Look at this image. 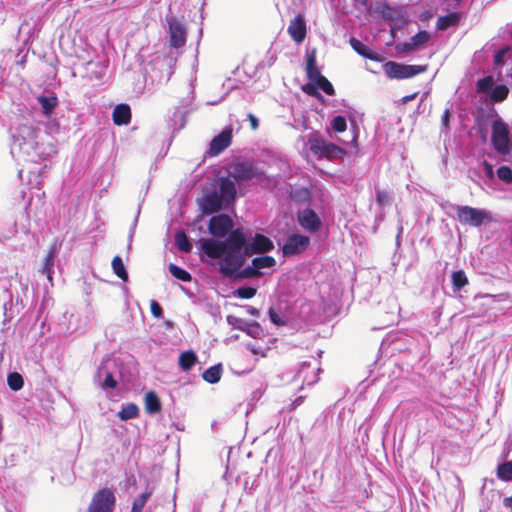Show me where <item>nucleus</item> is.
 Returning a JSON list of instances; mask_svg holds the SVG:
<instances>
[{
  "instance_id": "e433bc0d",
  "label": "nucleus",
  "mask_w": 512,
  "mask_h": 512,
  "mask_svg": "<svg viewBox=\"0 0 512 512\" xmlns=\"http://www.w3.org/2000/svg\"><path fill=\"white\" fill-rule=\"evenodd\" d=\"M452 284L455 290H460L468 284V278L463 270L452 273Z\"/></svg>"
},
{
  "instance_id": "f257e3e1",
  "label": "nucleus",
  "mask_w": 512,
  "mask_h": 512,
  "mask_svg": "<svg viewBox=\"0 0 512 512\" xmlns=\"http://www.w3.org/2000/svg\"><path fill=\"white\" fill-rule=\"evenodd\" d=\"M246 236L241 229H234L226 240L213 238L199 240L200 250L211 259H221L220 272L226 277H233L245 263L242 249Z\"/></svg>"
},
{
  "instance_id": "9b49d317",
  "label": "nucleus",
  "mask_w": 512,
  "mask_h": 512,
  "mask_svg": "<svg viewBox=\"0 0 512 512\" xmlns=\"http://www.w3.org/2000/svg\"><path fill=\"white\" fill-rule=\"evenodd\" d=\"M230 206L217 190L207 192L201 202L202 212L206 215L214 214Z\"/></svg>"
},
{
  "instance_id": "864d4df0",
  "label": "nucleus",
  "mask_w": 512,
  "mask_h": 512,
  "mask_svg": "<svg viewBox=\"0 0 512 512\" xmlns=\"http://www.w3.org/2000/svg\"><path fill=\"white\" fill-rule=\"evenodd\" d=\"M245 308H246L247 313L254 317H258L260 315L259 309L255 308V307L247 305V306H245Z\"/></svg>"
},
{
  "instance_id": "9d476101",
  "label": "nucleus",
  "mask_w": 512,
  "mask_h": 512,
  "mask_svg": "<svg viewBox=\"0 0 512 512\" xmlns=\"http://www.w3.org/2000/svg\"><path fill=\"white\" fill-rule=\"evenodd\" d=\"M273 249L274 244L272 240L263 234L257 233L250 243H245V246L242 249V255H244L245 259L246 257H250L254 254H265Z\"/></svg>"
},
{
  "instance_id": "a878e982",
  "label": "nucleus",
  "mask_w": 512,
  "mask_h": 512,
  "mask_svg": "<svg viewBox=\"0 0 512 512\" xmlns=\"http://www.w3.org/2000/svg\"><path fill=\"white\" fill-rule=\"evenodd\" d=\"M37 101L41 105L42 111L46 116H50L53 112V110L58 105V99L56 96L46 97V96H39L37 98Z\"/></svg>"
},
{
  "instance_id": "7ed1b4c3",
  "label": "nucleus",
  "mask_w": 512,
  "mask_h": 512,
  "mask_svg": "<svg viewBox=\"0 0 512 512\" xmlns=\"http://www.w3.org/2000/svg\"><path fill=\"white\" fill-rule=\"evenodd\" d=\"M427 65H407L395 61H387L383 65L386 76L390 79H407L427 71Z\"/></svg>"
},
{
  "instance_id": "6e6552de",
  "label": "nucleus",
  "mask_w": 512,
  "mask_h": 512,
  "mask_svg": "<svg viewBox=\"0 0 512 512\" xmlns=\"http://www.w3.org/2000/svg\"><path fill=\"white\" fill-rule=\"evenodd\" d=\"M115 503L114 491L111 488H102L94 494L88 512H113Z\"/></svg>"
},
{
  "instance_id": "412c9836",
  "label": "nucleus",
  "mask_w": 512,
  "mask_h": 512,
  "mask_svg": "<svg viewBox=\"0 0 512 512\" xmlns=\"http://www.w3.org/2000/svg\"><path fill=\"white\" fill-rule=\"evenodd\" d=\"M131 117V109L128 104L121 103L115 106L112 113V119L115 125H128L131 122Z\"/></svg>"
},
{
  "instance_id": "cd10ccee",
  "label": "nucleus",
  "mask_w": 512,
  "mask_h": 512,
  "mask_svg": "<svg viewBox=\"0 0 512 512\" xmlns=\"http://www.w3.org/2000/svg\"><path fill=\"white\" fill-rule=\"evenodd\" d=\"M145 408L149 413H157L161 410V403L154 391H149L145 395Z\"/></svg>"
},
{
  "instance_id": "473e14b6",
  "label": "nucleus",
  "mask_w": 512,
  "mask_h": 512,
  "mask_svg": "<svg viewBox=\"0 0 512 512\" xmlns=\"http://www.w3.org/2000/svg\"><path fill=\"white\" fill-rule=\"evenodd\" d=\"M497 477L505 482L512 481V461H506L498 465Z\"/></svg>"
},
{
  "instance_id": "de8ad7c7",
  "label": "nucleus",
  "mask_w": 512,
  "mask_h": 512,
  "mask_svg": "<svg viewBox=\"0 0 512 512\" xmlns=\"http://www.w3.org/2000/svg\"><path fill=\"white\" fill-rule=\"evenodd\" d=\"M390 196L387 191L377 190L376 201L380 206H384L389 202Z\"/></svg>"
},
{
  "instance_id": "58836bf2",
  "label": "nucleus",
  "mask_w": 512,
  "mask_h": 512,
  "mask_svg": "<svg viewBox=\"0 0 512 512\" xmlns=\"http://www.w3.org/2000/svg\"><path fill=\"white\" fill-rule=\"evenodd\" d=\"M314 83L317 85V88H320L327 95L333 96L335 94L333 85L325 76H321Z\"/></svg>"
},
{
  "instance_id": "4468645a",
  "label": "nucleus",
  "mask_w": 512,
  "mask_h": 512,
  "mask_svg": "<svg viewBox=\"0 0 512 512\" xmlns=\"http://www.w3.org/2000/svg\"><path fill=\"white\" fill-rule=\"evenodd\" d=\"M232 142V128L224 129L220 134L215 136L211 142L208 150L210 156H217L222 153Z\"/></svg>"
},
{
  "instance_id": "6e6d98bb",
  "label": "nucleus",
  "mask_w": 512,
  "mask_h": 512,
  "mask_svg": "<svg viewBox=\"0 0 512 512\" xmlns=\"http://www.w3.org/2000/svg\"><path fill=\"white\" fill-rule=\"evenodd\" d=\"M484 166L486 169V173L488 176H493V167L491 164H489L487 161H484Z\"/></svg>"
},
{
  "instance_id": "1a4fd4ad",
  "label": "nucleus",
  "mask_w": 512,
  "mask_h": 512,
  "mask_svg": "<svg viewBox=\"0 0 512 512\" xmlns=\"http://www.w3.org/2000/svg\"><path fill=\"white\" fill-rule=\"evenodd\" d=\"M234 222L227 214L212 216L209 220L208 231L215 238H224L233 231Z\"/></svg>"
},
{
  "instance_id": "dca6fc26",
  "label": "nucleus",
  "mask_w": 512,
  "mask_h": 512,
  "mask_svg": "<svg viewBox=\"0 0 512 512\" xmlns=\"http://www.w3.org/2000/svg\"><path fill=\"white\" fill-rule=\"evenodd\" d=\"M287 32L296 43L304 41L307 34V26L302 14H298L290 21Z\"/></svg>"
},
{
  "instance_id": "4d7b16f0",
  "label": "nucleus",
  "mask_w": 512,
  "mask_h": 512,
  "mask_svg": "<svg viewBox=\"0 0 512 512\" xmlns=\"http://www.w3.org/2000/svg\"><path fill=\"white\" fill-rule=\"evenodd\" d=\"M236 319H237V318H236V317H233V316H228V317H227L228 322H229L231 325H233L235 328H236V326H238V325H243V324H242V323H240L239 321H236Z\"/></svg>"
},
{
  "instance_id": "39448f33",
  "label": "nucleus",
  "mask_w": 512,
  "mask_h": 512,
  "mask_svg": "<svg viewBox=\"0 0 512 512\" xmlns=\"http://www.w3.org/2000/svg\"><path fill=\"white\" fill-rule=\"evenodd\" d=\"M276 265V260L272 256L263 255L252 259L251 264L243 269H239L233 277L239 279H252L262 276V269L272 268Z\"/></svg>"
},
{
  "instance_id": "3c124183",
  "label": "nucleus",
  "mask_w": 512,
  "mask_h": 512,
  "mask_svg": "<svg viewBox=\"0 0 512 512\" xmlns=\"http://www.w3.org/2000/svg\"><path fill=\"white\" fill-rule=\"evenodd\" d=\"M248 348L252 354L259 355L261 357H266V351L262 347H257L256 345H249Z\"/></svg>"
},
{
  "instance_id": "603ef678",
  "label": "nucleus",
  "mask_w": 512,
  "mask_h": 512,
  "mask_svg": "<svg viewBox=\"0 0 512 512\" xmlns=\"http://www.w3.org/2000/svg\"><path fill=\"white\" fill-rule=\"evenodd\" d=\"M247 118H248V120H249V122H250L251 128H252L253 130H257V129H258V127H259V121H258L257 117H256L255 115H253V114L249 113V114L247 115Z\"/></svg>"
},
{
  "instance_id": "c9c22d12",
  "label": "nucleus",
  "mask_w": 512,
  "mask_h": 512,
  "mask_svg": "<svg viewBox=\"0 0 512 512\" xmlns=\"http://www.w3.org/2000/svg\"><path fill=\"white\" fill-rule=\"evenodd\" d=\"M7 384L13 391H19L23 388L24 380L20 373L12 372L7 377Z\"/></svg>"
},
{
  "instance_id": "0eeeda50",
  "label": "nucleus",
  "mask_w": 512,
  "mask_h": 512,
  "mask_svg": "<svg viewBox=\"0 0 512 512\" xmlns=\"http://www.w3.org/2000/svg\"><path fill=\"white\" fill-rule=\"evenodd\" d=\"M310 150L321 157L328 159L342 158L346 155V151L340 146L327 142L320 137H312L309 140Z\"/></svg>"
},
{
  "instance_id": "37998d69",
  "label": "nucleus",
  "mask_w": 512,
  "mask_h": 512,
  "mask_svg": "<svg viewBox=\"0 0 512 512\" xmlns=\"http://www.w3.org/2000/svg\"><path fill=\"white\" fill-rule=\"evenodd\" d=\"M268 314H269V318H270L271 322L274 325L281 327V326H285L287 324L286 318L280 316L274 308H270L268 311Z\"/></svg>"
},
{
  "instance_id": "bf43d9fd",
  "label": "nucleus",
  "mask_w": 512,
  "mask_h": 512,
  "mask_svg": "<svg viewBox=\"0 0 512 512\" xmlns=\"http://www.w3.org/2000/svg\"><path fill=\"white\" fill-rule=\"evenodd\" d=\"M416 96H417V92H415V93H413V94H411V95H407V96H405V97L403 98V102H404V103H407V102H409V101H412V100H414V99L416 98Z\"/></svg>"
},
{
  "instance_id": "5fc2aeb1",
  "label": "nucleus",
  "mask_w": 512,
  "mask_h": 512,
  "mask_svg": "<svg viewBox=\"0 0 512 512\" xmlns=\"http://www.w3.org/2000/svg\"><path fill=\"white\" fill-rule=\"evenodd\" d=\"M304 397L299 396L294 400V402L291 404L290 411L294 410L298 405H300L303 402Z\"/></svg>"
},
{
  "instance_id": "4be33fe9",
  "label": "nucleus",
  "mask_w": 512,
  "mask_h": 512,
  "mask_svg": "<svg viewBox=\"0 0 512 512\" xmlns=\"http://www.w3.org/2000/svg\"><path fill=\"white\" fill-rule=\"evenodd\" d=\"M236 321H239L240 323L243 324L236 326V328L246 332L249 336L255 339H260L264 337V330L258 322H245L242 319H236Z\"/></svg>"
},
{
  "instance_id": "2f4dec72",
  "label": "nucleus",
  "mask_w": 512,
  "mask_h": 512,
  "mask_svg": "<svg viewBox=\"0 0 512 512\" xmlns=\"http://www.w3.org/2000/svg\"><path fill=\"white\" fill-rule=\"evenodd\" d=\"M139 409L136 404L128 403L122 407V409L118 412V417L121 420H129L134 419L138 416Z\"/></svg>"
},
{
  "instance_id": "79ce46f5",
  "label": "nucleus",
  "mask_w": 512,
  "mask_h": 512,
  "mask_svg": "<svg viewBox=\"0 0 512 512\" xmlns=\"http://www.w3.org/2000/svg\"><path fill=\"white\" fill-rule=\"evenodd\" d=\"M497 176L505 183H512V169L509 166H500L497 169Z\"/></svg>"
},
{
  "instance_id": "a18cd8bd",
  "label": "nucleus",
  "mask_w": 512,
  "mask_h": 512,
  "mask_svg": "<svg viewBox=\"0 0 512 512\" xmlns=\"http://www.w3.org/2000/svg\"><path fill=\"white\" fill-rule=\"evenodd\" d=\"M510 51V47L509 46H505L503 47L502 49L498 50L496 53H495V56H494V64L496 66H501L504 64V57L505 55Z\"/></svg>"
},
{
  "instance_id": "c03bdc74",
  "label": "nucleus",
  "mask_w": 512,
  "mask_h": 512,
  "mask_svg": "<svg viewBox=\"0 0 512 512\" xmlns=\"http://www.w3.org/2000/svg\"><path fill=\"white\" fill-rule=\"evenodd\" d=\"M301 89H302V91L304 93H306L309 96L315 97L317 99H323L322 95L318 91V88H317L316 84L314 85V84H311V83H307V84H304L301 87Z\"/></svg>"
},
{
  "instance_id": "13d9d810",
  "label": "nucleus",
  "mask_w": 512,
  "mask_h": 512,
  "mask_svg": "<svg viewBox=\"0 0 512 512\" xmlns=\"http://www.w3.org/2000/svg\"><path fill=\"white\" fill-rule=\"evenodd\" d=\"M503 504L507 508H512V496L505 497L504 500H503Z\"/></svg>"
},
{
  "instance_id": "f03ea898",
  "label": "nucleus",
  "mask_w": 512,
  "mask_h": 512,
  "mask_svg": "<svg viewBox=\"0 0 512 512\" xmlns=\"http://www.w3.org/2000/svg\"><path fill=\"white\" fill-rule=\"evenodd\" d=\"M227 173L237 184L244 182L266 179L265 172L259 169L254 162L249 160L234 161L227 168Z\"/></svg>"
},
{
  "instance_id": "b1692460",
  "label": "nucleus",
  "mask_w": 512,
  "mask_h": 512,
  "mask_svg": "<svg viewBox=\"0 0 512 512\" xmlns=\"http://www.w3.org/2000/svg\"><path fill=\"white\" fill-rule=\"evenodd\" d=\"M461 15L457 12L448 13L444 16H440L436 21V27L438 30H446L450 27L458 25L460 22Z\"/></svg>"
},
{
  "instance_id": "a211bd4d",
  "label": "nucleus",
  "mask_w": 512,
  "mask_h": 512,
  "mask_svg": "<svg viewBox=\"0 0 512 512\" xmlns=\"http://www.w3.org/2000/svg\"><path fill=\"white\" fill-rule=\"evenodd\" d=\"M349 43L353 50L364 58L375 62H383L385 60L381 54L373 52L368 46L354 37L350 38Z\"/></svg>"
},
{
  "instance_id": "09e8293b",
  "label": "nucleus",
  "mask_w": 512,
  "mask_h": 512,
  "mask_svg": "<svg viewBox=\"0 0 512 512\" xmlns=\"http://www.w3.org/2000/svg\"><path fill=\"white\" fill-rule=\"evenodd\" d=\"M150 310H151V313L152 315L155 317V318H160L162 317L163 315V309L162 307L160 306V304L155 301V300H152L151 303H150Z\"/></svg>"
},
{
  "instance_id": "8fccbe9b",
  "label": "nucleus",
  "mask_w": 512,
  "mask_h": 512,
  "mask_svg": "<svg viewBox=\"0 0 512 512\" xmlns=\"http://www.w3.org/2000/svg\"><path fill=\"white\" fill-rule=\"evenodd\" d=\"M452 117V110L451 109H445L441 116V123L445 129L449 128V122Z\"/></svg>"
},
{
  "instance_id": "c756f323",
  "label": "nucleus",
  "mask_w": 512,
  "mask_h": 512,
  "mask_svg": "<svg viewBox=\"0 0 512 512\" xmlns=\"http://www.w3.org/2000/svg\"><path fill=\"white\" fill-rule=\"evenodd\" d=\"M509 94V89L506 85L500 84L496 85L490 95V99L493 103H499L507 99Z\"/></svg>"
},
{
  "instance_id": "c85d7f7f",
  "label": "nucleus",
  "mask_w": 512,
  "mask_h": 512,
  "mask_svg": "<svg viewBox=\"0 0 512 512\" xmlns=\"http://www.w3.org/2000/svg\"><path fill=\"white\" fill-rule=\"evenodd\" d=\"M112 269L113 272L119 277L122 281H128V273L123 263V260L120 256H115L112 259Z\"/></svg>"
},
{
  "instance_id": "bb28decb",
  "label": "nucleus",
  "mask_w": 512,
  "mask_h": 512,
  "mask_svg": "<svg viewBox=\"0 0 512 512\" xmlns=\"http://www.w3.org/2000/svg\"><path fill=\"white\" fill-rule=\"evenodd\" d=\"M222 375V366L221 364L214 365L205 370L202 374L203 379L210 383L215 384L220 381Z\"/></svg>"
},
{
  "instance_id": "5701e85b",
  "label": "nucleus",
  "mask_w": 512,
  "mask_h": 512,
  "mask_svg": "<svg viewBox=\"0 0 512 512\" xmlns=\"http://www.w3.org/2000/svg\"><path fill=\"white\" fill-rule=\"evenodd\" d=\"M57 250L58 249H57L56 245H53L49 249V251L44 259L42 268L40 270L41 274L45 275L51 284H52V268L54 266V259L57 254Z\"/></svg>"
},
{
  "instance_id": "4c0bfd02",
  "label": "nucleus",
  "mask_w": 512,
  "mask_h": 512,
  "mask_svg": "<svg viewBox=\"0 0 512 512\" xmlns=\"http://www.w3.org/2000/svg\"><path fill=\"white\" fill-rule=\"evenodd\" d=\"M494 84V78L492 75L486 76L479 79L476 84V90L478 93H486L489 91Z\"/></svg>"
},
{
  "instance_id": "393cba45",
  "label": "nucleus",
  "mask_w": 512,
  "mask_h": 512,
  "mask_svg": "<svg viewBox=\"0 0 512 512\" xmlns=\"http://www.w3.org/2000/svg\"><path fill=\"white\" fill-rule=\"evenodd\" d=\"M197 362V356L192 350L185 351L179 356V366L183 371H189Z\"/></svg>"
},
{
  "instance_id": "6ab92c4d",
  "label": "nucleus",
  "mask_w": 512,
  "mask_h": 512,
  "mask_svg": "<svg viewBox=\"0 0 512 512\" xmlns=\"http://www.w3.org/2000/svg\"><path fill=\"white\" fill-rule=\"evenodd\" d=\"M305 72L307 78L313 83L321 76H323L319 67L317 66V51L315 48L308 52L306 55Z\"/></svg>"
},
{
  "instance_id": "aec40b11",
  "label": "nucleus",
  "mask_w": 512,
  "mask_h": 512,
  "mask_svg": "<svg viewBox=\"0 0 512 512\" xmlns=\"http://www.w3.org/2000/svg\"><path fill=\"white\" fill-rule=\"evenodd\" d=\"M299 223L304 229L311 232L317 231L321 226V221L318 215L311 209H305L299 215Z\"/></svg>"
},
{
  "instance_id": "a19ab883",
  "label": "nucleus",
  "mask_w": 512,
  "mask_h": 512,
  "mask_svg": "<svg viewBox=\"0 0 512 512\" xmlns=\"http://www.w3.org/2000/svg\"><path fill=\"white\" fill-rule=\"evenodd\" d=\"M331 127L335 132H344L347 128V122L344 116L338 115L331 121Z\"/></svg>"
},
{
  "instance_id": "f704fd0d",
  "label": "nucleus",
  "mask_w": 512,
  "mask_h": 512,
  "mask_svg": "<svg viewBox=\"0 0 512 512\" xmlns=\"http://www.w3.org/2000/svg\"><path fill=\"white\" fill-rule=\"evenodd\" d=\"M168 269L172 276L175 277L176 279L181 280L183 282L191 281V274L185 269L177 266L176 264H169Z\"/></svg>"
},
{
  "instance_id": "052dcab7",
  "label": "nucleus",
  "mask_w": 512,
  "mask_h": 512,
  "mask_svg": "<svg viewBox=\"0 0 512 512\" xmlns=\"http://www.w3.org/2000/svg\"><path fill=\"white\" fill-rule=\"evenodd\" d=\"M356 2L360 3L363 6H367L368 0H355Z\"/></svg>"
},
{
  "instance_id": "ea45409f",
  "label": "nucleus",
  "mask_w": 512,
  "mask_h": 512,
  "mask_svg": "<svg viewBox=\"0 0 512 512\" xmlns=\"http://www.w3.org/2000/svg\"><path fill=\"white\" fill-rule=\"evenodd\" d=\"M257 293V289L250 286H242L235 290L234 294L242 299H250Z\"/></svg>"
},
{
  "instance_id": "72a5a7b5",
  "label": "nucleus",
  "mask_w": 512,
  "mask_h": 512,
  "mask_svg": "<svg viewBox=\"0 0 512 512\" xmlns=\"http://www.w3.org/2000/svg\"><path fill=\"white\" fill-rule=\"evenodd\" d=\"M151 495L152 491H146L135 497L132 502L131 512H142Z\"/></svg>"
},
{
  "instance_id": "2eb2a0df",
  "label": "nucleus",
  "mask_w": 512,
  "mask_h": 512,
  "mask_svg": "<svg viewBox=\"0 0 512 512\" xmlns=\"http://www.w3.org/2000/svg\"><path fill=\"white\" fill-rule=\"evenodd\" d=\"M430 39V34L426 30L419 31L416 35L411 37L409 42L398 43L395 50L400 53H411L416 50L420 45L427 43Z\"/></svg>"
},
{
  "instance_id": "20e7f679",
  "label": "nucleus",
  "mask_w": 512,
  "mask_h": 512,
  "mask_svg": "<svg viewBox=\"0 0 512 512\" xmlns=\"http://www.w3.org/2000/svg\"><path fill=\"white\" fill-rule=\"evenodd\" d=\"M456 211L459 222L472 227H480L492 221L491 214L484 209L471 206H457Z\"/></svg>"
},
{
  "instance_id": "7c9ffc66",
  "label": "nucleus",
  "mask_w": 512,
  "mask_h": 512,
  "mask_svg": "<svg viewBox=\"0 0 512 512\" xmlns=\"http://www.w3.org/2000/svg\"><path fill=\"white\" fill-rule=\"evenodd\" d=\"M175 244L182 252L189 253L192 250V244L190 243L186 233L182 230L175 234Z\"/></svg>"
},
{
  "instance_id": "f3484780",
  "label": "nucleus",
  "mask_w": 512,
  "mask_h": 512,
  "mask_svg": "<svg viewBox=\"0 0 512 512\" xmlns=\"http://www.w3.org/2000/svg\"><path fill=\"white\" fill-rule=\"evenodd\" d=\"M218 193L229 205L233 204L237 197L236 182L230 176L221 177L218 181Z\"/></svg>"
},
{
  "instance_id": "49530a36",
  "label": "nucleus",
  "mask_w": 512,
  "mask_h": 512,
  "mask_svg": "<svg viewBox=\"0 0 512 512\" xmlns=\"http://www.w3.org/2000/svg\"><path fill=\"white\" fill-rule=\"evenodd\" d=\"M103 389H114L117 387V381L114 379L113 374L108 372L105 376L103 383L101 384Z\"/></svg>"
},
{
  "instance_id": "ddd939ff",
  "label": "nucleus",
  "mask_w": 512,
  "mask_h": 512,
  "mask_svg": "<svg viewBox=\"0 0 512 512\" xmlns=\"http://www.w3.org/2000/svg\"><path fill=\"white\" fill-rule=\"evenodd\" d=\"M309 245V238L300 234H293L288 237L282 247L284 256H292L301 253Z\"/></svg>"
},
{
  "instance_id": "423d86ee",
  "label": "nucleus",
  "mask_w": 512,
  "mask_h": 512,
  "mask_svg": "<svg viewBox=\"0 0 512 512\" xmlns=\"http://www.w3.org/2000/svg\"><path fill=\"white\" fill-rule=\"evenodd\" d=\"M491 142L494 149L502 155L510 153L509 129L502 119H496L492 123Z\"/></svg>"
},
{
  "instance_id": "f8f14e48",
  "label": "nucleus",
  "mask_w": 512,
  "mask_h": 512,
  "mask_svg": "<svg viewBox=\"0 0 512 512\" xmlns=\"http://www.w3.org/2000/svg\"><path fill=\"white\" fill-rule=\"evenodd\" d=\"M169 43L173 48H181L186 44V29L176 17H168Z\"/></svg>"
}]
</instances>
